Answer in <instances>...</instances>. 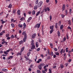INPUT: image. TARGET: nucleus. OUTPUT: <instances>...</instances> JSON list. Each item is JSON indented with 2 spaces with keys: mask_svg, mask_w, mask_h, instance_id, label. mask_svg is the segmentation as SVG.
Here are the masks:
<instances>
[{
  "mask_svg": "<svg viewBox=\"0 0 73 73\" xmlns=\"http://www.w3.org/2000/svg\"><path fill=\"white\" fill-rule=\"evenodd\" d=\"M68 63H66L64 65L65 66H68Z\"/></svg>",
  "mask_w": 73,
  "mask_h": 73,
  "instance_id": "e2e57ef3",
  "label": "nucleus"
},
{
  "mask_svg": "<svg viewBox=\"0 0 73 73\" xmlns=\"http://www.w3.org/2000/svg\"><path fill=\"white\" fill-rule=\"evenodd\" d=\"M35 12H36V11L35 10H33L32 12V15H34L35 14Z\"/></svg>",
  "mask_w": 73,
  "mask_h": 73,
  "instance_id": "f704fd0d",
  "label": "nucleus"
},
{
  "mask_svg": "<svg viewBox=\"0 0 73 73\" xmlns=\"http://www.w3.org/2000/svg\"><path fill=\"white\" fill-rule=\"evenodd\" d=\"M42 3H43L42 1H41L39 2L38 4V7H41V6L42 5Z\"/></svg>",
  "mask_w": 73,
  "mask_h": 73,
  "instance_id": "7ed1b4c3",
  "label": "nucleus"
},
{
  "mask_svg": "<svg viewBox=\"0 0 73 73\" xmlns=\"http://www.w3.org/2000/svg\"><path fill=\"white\" fill-rule=\"evenodd\" d=\"M15 70H16V68H14L12 70V72H14V71H15Z\"/></svg>",
  "mask_w": 73,
  "mask_h": 73,
  "instance_id": "49530a36",
  "label": "nucleus"
},
{
  "mask_svg": "<svg viewBox=\"0 0 73 73\" xmlns=\"http://www.w3.org/2000/svg\"><path fill=\"white\" fill-rule=\"evenodd\" d=\"M32 19V17H29L28 19L29 20H31V19Z\"/></svg>",
  "mask_w": 73,
  "mask_h": 73,
  "instance_id": "052dcab7",
  "label": "nucleus"
},
{
  "mask_svg": "<svg viewBox=\"0 0 73 73\" xmlns=\"http://www.w3.org/2000/svg\"><path fill=\"white\" fill-rule=\"evenodd\" d=\"M57 24H58V23H56L55 25V27L56 29H57L58 28V26H57Z\"/></svg>",
  "mask_w": 73,
  "mask_h": 73,
  "instance_id": "dca6fc26",
  "label": "nucleus"
},
{
  "mask_svg": "<svg viewBox=\"0 0 73 73\" xmlns=\"http://www.w3.org/2000/svg\"><path fill=\"white\" fill-rule=\"evenodd\" d=\"M40 48H38L37 49L36 51H38V52L39 51H40Z\"/></svg>",
  "mask_w": 73,
  "mask_h": 73,
  "instance_id": "6e6d98bb",
  "label": "nucleus"
},
{
  "mask_svg": "<svg viewBox=\"0 0 73 73\" xmlns=\"http://www.w3.org/2000/svg\"><path fill=\"white\" fill-rule=\"evenodd\" d=\"M48 65L46 64L45 66L44 67V69H46V67H48Z\"/></svg>",
  "mask_w": 73,
  "mask_h": 73,
  "instance_id": "72a5a7b5",
  "label": "nucleus"
},
{
  "mask_svg": "<svg viewBox=\"0 0 73 73\" xmlns=\"http://www.w3.org/2000/svg\"><path fill=\"white\" fill-rule=\"evenodd\" d=\"M61 25V21H60L59 22H58V26H60Z\"/></svg>",
  "mask_w": 73,
  "mask_h": 73,
  "instance_id": "2f4dec72",
  "label": "nucleus"
},
{
  "mask_svg": "<svg viewBox=\"0 0 73 73\" xmlns=\"http://www.w3.org/2000/svg\"><path fill=\"white\" fill-rule=\"evenodd\" d=\"M53 54H53V52H51L50 54L51 56H53Z\"/></svg>",
  "mask_w": 73,
  "mask_h": 73,
  "instance_id": "09e8293b",
  "label": "nucleus"
},
{
  "mask_svg": "<svg viewBox=\"0 0 73 73\" xmlns=\"http://www.w3.org/2000/svg\"><path fill=\"white\" fill-rule=\"evenodd\" d=\"M66 38L65 37H64L63 39V41H66Z\"/></svg>",
  "mask_w": 73,
  "mask_h": 73,
  "instance_id": "a19ab883",
  "label": "nucleus"
},
{
  "mask_svg": "<svg viewBox=\"0 0 73 73\" xmlns=\"http://www.w3.org/2000/svg\"><path fill=\"white\" fill-rule=\"evenodd\" d=\"M37 56H35L34 59L35 61V62L36 61V60H37Z\"/></svg>",
  "mask_w": 73,
  "mask_h": 73,
  "instance_id": "8fccbe9b",
  "label": "nucleus"
},
{
  "mask_svg": "<svg viewBox=\"0 0 73 73\" xmlns=\"http://www.w3.org/2000/svg\"><path fill=\"white\" fill-rule=\"evenodd\" d=\"M53 32V30H51V31H50V34H52Z\"/></svg>",
  "mask_w": 73,
  "mask_h": 73,
  "instance_id": "a18cd8bd",
  "label": "nucleus"
},
{
  "mask_svg": "<svg viewBox=\"0 0 73 73\" xmlns=\"http://www.w3.org/2000/svg\"><path fill=\"white\" fill-rule=\"evenodd\" d=\"M9 36V34H7L6 35V37H8Z\"/></svg>",
  "mask_w": 73,
  "mask_h": 73,
  "instance_id": "c03bdc74",
  "label": "nucleus"
},
{
  "mask_svg": "<svg viewBox=\"0 0 73 73\" xmlns=\"http://www.w3.org/2000/svg\"><path fill=\"white\" fill-rule=\"evenodd\" d=\"M12 4H10L9 5V6H8V7L11 9V8H12Z\"/></svg>",
  "mask_w": 73,
  "mask_h": 73,
  "instance_id": "ddd939ff",
  "label": "nucleus"
},
{
  "mask_svg": "<svg viewBox=\"0 0 73 73\" xmlns=\"http://www.w3.org/2000/svg\"><path fill=\"white\" fill-rule=\"evenodd\" d=\"M40 12L39 11L36 14V16H38L39 15V14H40Z\"/></svg>",
  "mask_w": 73,
  "mask_h": 73,
  "instance_id": "58836bf2",
  "label": "nucleus"
},
{
  "mask_svg": "<svg viewBox=\"0 0 73 73\" xmlns=\"http://www.w3.org/2000/svg\"><path fill=\"white\" fill-rule=\"evenodd\" d=\"M22 35H27V34H26V31H23L22 32Z\"/></svg>",
  "mask_w": 73,
  "mask_h": 73,
  "instance_id": "412c9836",
  "label": "nucleus"
},
{
  "mask_svg": "<svg viewBox=\"0 0 73 73\" xmlns=\"http://www.w3.org/2000/svg\"><path fill=\"white\" fill-rule=\"evenodd\" d=\"M68 48L66 47V52H68Z\"/></svg>",
  "mask_w": 73,
  "mask_h": 73,
  "instance_id": "ea45409f",
  "label": "nucleus"
},
{
  "mask_svg": "<svg viewBox=\"0 0 73 73\" xmlns=\"http://www.w3.org/2000/svg\"><path fill=\"white\" fill-rule=\"evenodd\" d=\"M11 39H13L14 38H15V37L14 35H11Z\"/></svg>",
  "mask_w": 73,
  "mask_h": 73,
  "instance_id": "5701e85b",
  "label": "nucleus"
},
{
  "mask_svg": "<svg viewBox=\"0 0 73 73\" xmlns=\"http://www.w3.org/2000/svg\"><path fill=\"white\" fill-rule=\"evenodd\" d=\"M23 42V40H21L20 42H19V44L20 45H21V44H22Z\"/></svg>",
  "mask_w": 73,
  "mask_h": 73,
  "instance_id": "4c0bfd02",
  "label": "nucleus"
},
{
  "mask_svg": "<svg viewBox=\"0 0 73 73\" xmlns=\"http://www.w3.org/2000/svg\"><path fill=\"white\" fill-rule=\"evenodd\" d=\"M55 53L57 55V56H59V55L60 54L59 53H58V52H55Z\"/></svg>",
  "mask_w": 73,
  "mask_h": 73,
  "instance_id": "c756f323",
  "label": "nucleus"
},
{
  "mask_svg": "<svg viewBox=\"0 0 73 73\" xmlns=\"http://www.w3.org/2000/svg\"><path fill=\"white\" fill-rule=\"evenodd\" d=\"M13 13H14V14L16 15V9H13Z\"/></svg>",
  "mask_w": 73,
  "mask_h": 73,
  "instance_id": "cd10ccee",
  "label": "nucleus"
},
{
  "mask_svg": "<svg viewBox=\"0 0 73 73\" xmlns=\"http://www.w3.org/2000/svg\"><path fill=\"white\" fill-rule=\"evenodd\" d=\"M11 25L13 28H14L15 27V25L13 24V23H11Z\"/></svg>",
  "mask_w": 73,
  "mask_h": 73,
  "instance_id": "c9c22d12",
  "label": "nucleus"
},
{
  "mask_svg": "<svg viewBox=\"0 0 73 73\" xmlns=\"http://www.w3.org/2000/svg\"><path fill=\"white\" fill-rule=\"evenodd\" d=\"M66 36L67 39H69V36H68V35L66 34Z\"/></svg>",
  "mask_w": 73,
  "mask_h": 73,
  "instance_id": "13d9d810",
  "label": "nucleus"
},
{
  "mask_svg": "<svg viewBox=\"0 0 73 73\" xmlns=\"http://www.w3.org/2000/svg\"><path fill=\"white\" fill-rule=\"evenodd\" d=\"M62 9V12H63L64 11H65V9H66V8H65V4H63V5Z\"/></svg>",
  "mask_w": 73,
  "mask_h": 73,
  "instance_id": "f03ea898",
  "label": "nucleus"
},
{
  "mask_svg": "<svg viewBox=\"0 0 73 73\" xmlns=\"http://www.w3.org/2000/svg\"><path fill=\"white\" fill-rule=\"evenodd\" d=\"M1 32L2 33V34H3V33H5V31L4 30Z\"/></svg>",
  "mask_w": 73,
  "mask_h": 73,
  "instance_id": "680f3d73",
  "label": "nucleus"
},
{
  "mask_svg": "<svg viewBox=\"0 0 73 73\" xmlns=\"http://www.w3.org/2000/svg\"><path fill=\"white\" fill-rule=\"evenodd\" d=\"M50 29L51 30H53V29H54V27L53 26H51L50 27Z\"/></svg>",
  "mask_w": 73,
  "mask_h": 73,
  "instance_id": "6ab92c4d",
  "label": "nucleus"
},
{
  "mask_svg": "<svg viewBox=\"0 0 73 73\" xmlns=\"http://www.w3.org/2000/svg\"><path fill=\"white\" fill-rule=\"evenodd\" d=\"M36 48H38V42H36Z\"/></svg>",
  "mask_w": 73,
  "mask_h": 73,
  "instance_id": "9b49d317",
  "label": "nucleus"
},
{
  "mask_svg": "<svg viewBox=\"0 0 73 73\" xmlns=\"http://www.w3.org/2000/svg\"><path fill=\"white\" fill-rule=\"evenodd\" d=\"M40 25H41V22H40L39 24L37 23L36 24L34 27V28H37L38 29L40 27Z\"/></svg>",
  "mask_w": 73,
  "mask_h": 73,
  "instance_id": "f257e3e1",
  "label": "nucleus"
},
{
  "mask_svg": "<svg viewBox=\"0 0 73 73\" xmlns=\"http://www.w3.org/2000/svg\"><path fill=\"white\" fill-rule=\"evenodd\" d=\"M49 73H52V71H51V70L50 69H49Z\"/></svg>",
  "mask_w": 73,
  "mask_h": 73,
  "instance_id": "774afa93",
  "label": "nucleus"
},
{
  "mask_svg": "<svg viewBox=\"0 0 73 73\" xmlns=\"http://www.w3.org/2000/svg\"><path fill=\"white\" fill-rule=\"evenodd\" d=\"M36 36V33H34L32 35V38H35Z\"/></svg>",
  "mask_w": 73,
  "mask_h": 73,
  "instance_id": "20e7f679",
  "label": "nucleus"
},
{
  "mask_svg": "<svg viewBox=\"0 0 73 73\" xmlns=\"http://www.w3.org/2000/svg\"><path fill=\"white\" fill-rule=\"evenodd\" d=\"M38 68L39 70H41L42 69V67L40 65L38 66Z\"/></svg>",
  "mask_w": 73,
  "mask_h": 73,
  "instance_id": "f8f14e48",
  "label": "nucleus"
},
{
  "mask_svg": "<svg viewBox=\"0 0 73 73\" xmlns=\"http://www.w3.org/2000/svg\"><path fill=\"white\" fill-rule=\"evenodd\" d=\"M47 59V60H50V56H48Z\"/></svg>",
  "mask_w": 73,
  "mask_h": 73,
  "instance_id": "de8ad7c7",
  "label": "nucleus"
},
{
  "mask_svg": "<svg viewBox=\"0 0 73 73\" xmlns=\"http://www.w3.org/2000/svg\"><path fill=\"white\" fill-rule=\"evenodd\" d=\"M24 38H27V34L24 35Z\"/></svg>",
  "mask_w": 73,
  "mask_h": 73,
  "instance_id": "3c124183",
  "label": "nucleus"
},
{
  "mask_svg": "<svg viewBox=\"0 0 73 73\" xmlns=\"http://www.w3.org/2000/svg\"><path fill=\"white\" fill-rule=\"evenodd\" d=\"M25 58H26V60L27 61H28V60H29V58H28V57L27 56H26V55L24 56Z\"/></svg>",
  "mask_w": 73,
  "mask_h": 73,
  "instance_id": "6e6552de",
  "label": "nucleus"
},
{
  "mask_svg": "<svg viewBox=\"0 0 73 73\" xmlns=\"http://www.w3.org/2000/svg\"><path fill=\"white\" fill-rule=\"evenodd\" d=\"M72 9L70 8V9L69 13L70 15H71V14H72Z\"/></svg>",
  "mask_w": 73,
  "mask_h": 73,
  "instance_id": "aec40b11",
  "label": "nucleus"
},
{
  "mask_svg": "<svg viewBox=\"0 0 73 73\" xmlns=\"http://www.w3.org/2000/svg\"><path fill=\"white\" fill-rule=\"evenodd\" d=\"M68 21V24H69V25H71V21L70 20H69V21Z\"/></svg>",
  "mask_w": 73,
  "mask_h": 73,
  "instance_id": "4468645a",
  "label": "nucleus"
},
{
  "mask_svg": "<svg viewBox=\"0 0 73 73\" xmlns=\"http://www.w3.org/2000/svg\"><path fill=\"white\" fill-rule=\"evenodd\" d=\"M23 26H24V27L23 28V29H24L27 28V25H26L25 23H24Z\"/></svg>",
  "mask_w": 73,
  "mask_h": 73,
  "instance_id": "423d86ee",
  "label": "nucleus"
},
{
  "mask_svg": "<svg viewBox=\"0 0 73 73\" xmlns=\"http://www.w3.org/2000/svg\"><path fill=\"white\" fill-rule=\"evenodd\" d=\"M31 52H28L27 53V56L28 57H29V56L30 55V54H31Z\"/></svg>",
  "mask_w": 73,
  "mask_h": 73,
  "instance_id": "7c9ffc66",
  "label": "nucleus"
},
{
  "mask_svg": "<svg viewBox=\"0 0 73 73\" xmlns=\"http://www.w3.org/2000/svg\"><path fill=\"white\" fill-rule=\"evenodd\" d=\"M57 34H58V37H60V36L61 35V34H60V31H57Z\"/></svg>",
  "mask_w": 73,
  "mask_h": 73,
  "instance_id": "0eeeda50",
  "label": "nucleus"
},
{
  "mask_svg": "<svg viewBox=\"0 0 73 73\" xmlns=\"http://www.w3.org/2000/svg\"><path fill=\"white\" fill-rule=\"evenodd\" d=\"M36 72L37 73H41V72L40 70H37Z\"/></svg>",
  "mask_w": 73,
  "mask_h": 73,
  "instance_id": "e433bc0d",
  "label": "nucleus"
},
{
  "mask_svg": "<svg viewBox=\"0 0 73 73\" xmlns=\"http://www.w3.org/2000/svg\"><path fill=\"white\" fill-rule=\"evenodd\" d=\"M32 13V11H30L28 12V14L29 15H31Z\"/></svg>",
  "mask_w": 73,
  "mask_h": 73,
  "instance_id": "4d7b16f0",
  "label": "nucleus"
},
{
  "mask_svg": "<svg viewBox=\"0 0 73 73\" xmlns=\"http://www.w3.org/2000/svg\"><path fill=\"white\" fill-rule=\"evenodd\" d=\"M61 17L62 18H64L65 17V15L63 14H61Z\"/></svg>",
  "mask_w": 73,
  "mask_h": 73,
  "instance_id": "473e14b6",
  "label": "nucleus"
},
{
  "mask_svg": "<svg viewBox=\"0 0 73 73\" xmlns=\"http://www.w3.org/2000/svg\"><path fill=\"white\" fill-rule=\"evenodd\" d=\"M25 48V47H23L22 48L21 50V52H23V51H24V50Z\"/></svg>",
  "mask_w": 73,
  "mask_h": 73,
  "instance_id": "a211bd4d",
  "label": "nucleus"
},
{
  "mask_svg": "<svg viewBox=\"0 0 73 73\" xmlns=\"http://www.w3.org/2000/svg\"><path fill=\"white\" fill-rule=\"evenodd\" d=\"M64 28V25H62L60 26V30H62Z\"/></svg>",
  "mask_w": 73,
  "mask_h": 73,
  "instance_id": "1a4fd4ad",
  "label": "nucleus"
},
{
  "mask_svg": "<svg viewBox=\"0 0 73 73\" xmlns=\"http://www.w3.org/2000/svg\"><path fill=\"white\" fill-rule=\"evenodd\" d=\"M44 10L45 12H47V11H50V9L49 7H47L45 8Z\"/></svg>",
  "mask_w": 73,
  "mask_h": 73,
  "instance_id": "39448f33",
  "label": "nucleus"
},
{
  "mask_svg": "<svg viewBox=\"0 0 73 73\" xmlns=\"http://www.w3.org/2000/svg\"><path fill=\"white\" fill-rule=\"evenodd\" d=\"M25 20V18L24 17H22L20 19L21 21H23V20Z\"/></svg>",
  "mask_w": 73,
  "mask_h": 73,
  "instance_id": "bb28decb",
  "label": "nucleus"
},
{
  "mask_svg": "<svg viewBox=\"0 0 73 73\" xmlns=\"http://www.w3.org/2000/svg\"><path fill=\"white\" fill-rule=\"evenodd\" d=\"M66 6L67 7H69V5L68 4V3H66Z\"/></svg>",
  "mask_w": 73,
  "mask_h": 73,
  "instance_id": "864d4df0",
  "label": "nucleus"
},
{
  "mask_svg": "<svg viewBox=\"0 0 73 73\" xmlns=\"http://www.w3.org/2000/svg\"><path fill=\"white\" fill-rule=\"evenodd\" d=\"M67 28L68 29H72V28H71L70 27H68Z\"/></svg>",
  "mask_w": 73,
  "mask_h": 73,
  "instance_id": "338daca9",
  "label": "nucleus"
},
{
  "mask_svg": "<svg viewBox=\"0 0 73 73\" xmlns=\"http://www.w3.org/2000/svg\"><path fill=\"white\" fill-rule=\"evenodd\" d=\"M2 71H4L5 72H7L8 71V70H7V69L3 68V69H2Z\"/></svg>",
  "mask_w": 73,
  "mask_h": 73,
  "instance_id": "c85d7f7f",
  "label": "nucleus"
},
{
  "mask_svg": "<svg viewBox=\"0 0 73 73\" xmlns=\"http://www.w3.org/2000/svg\"><path fill=\"white\" fill-rule=\"evenodd\" d=\"M7 40H10V39H11V37H7Z\"/></svg>",
  "mask_w": 73,
  "mask_h": 73,
  "instance_id": "5fc2aeb1",
  "label": "nucleus"
},
{
  "mask_svg": "<svg viewBox=\"0 0 73 73\" xmlns=\"http://www.w3.org/2000/svg\"><path fill=\"white\" fill-rule=\"evenodd\" d=\"M65 15L66 16L68 13V11L67 10H65Z\"/></svg>",
  "mask_w": 73,
  "mask_h": 73,
  "instance_id": "2eb2a0df",
  "label": "nucleus"
},
{
  "mask_svg": "<svg viewBox=\"0 0 73 73\" xmlns=\"http://www.w3.org/2000/svg\"><path fill=\"white\" fill-rule=\"evenodd\" d=\"M25 41H26V38H23V41L24 42H25Z\"/></svg>",
  "mask_w": 73,
  "mask_h": 73,
  "instance_id": "69168bd1",
  "label": "nucleus"
},
{
  "mask_svg": "<svg viewBox=\"0 0 73 73\" xmlns=\"http://www.w3.org/2000/svg\"><path fill=\"white\" fill-rule=\"evenodd\" d=\"M17 13L19 15H20V10H18L17 11Z\"/></svg>",
  "mask_w": 73,
  "mask_h": 73,
  "instance_id": "4be33fe9",
  "label": "nucleus"
},
{
  "mask_svg": "<svg viewBox=\"0 0 73 73\" xmlns=\"http://www.w3.org/2000/svg\"><path fill=\"white\" fill-rule=\"evenodd\" d=\"M37 7H38V6L37 5H35V6L34 8V9L36 10V9H37Z\"/></svg>",
  "mask_w": 73,
  "mask_h": 73,
  "instance_id": "f3484780",
  "label": "nucleus"
},
{
  "mask_svg": "<svg viewBox=\"0 0 73 73\" xmlns=\"http://www.w3.org/2000/svg\"><path fill=\"white\" fill-rule=\"evenodd\" d=\"M35 48V45H32L31 46V49H34Z\"/></svg>",
  "mask_w": 73,
  "mask_h": 73,
  "instance_id": "9d476101",
  "label": "nucleus"
},
{
  "mask_svg": "<svg viewBox=\"0 0 73 73\" xmlns=\"http://www.w3.org/2000/svg\"><path fill=\"white\" fill-rule=\"evenodd\" d=\"M60 68H64V66L62 64H60Z\"/></svg>",
  "mask_w": 73,
  "mask_h": 73,
  "instance_id": "603ef678",
  "label": "nucleus"
},
{
  "mask_svg": "<svg viewBox=\"0 0 73 73\" xmlns=\"http://www.w3.org/2000/svg\"><path fill=\"white\" fill-rule=\"evenodd\" d=\"M14 21V18H11V22H13Z\"/></svg>",
  "mask_w": 73,
  "mask_h": 73,
  "instance_id": "37998d69",
  "label": "nucleus"
},
{
  "mask_svg": "<svg viewBox=\"0 0 73 73\" xmlns=\"http://www.w3.org/2000/svg\"><path fill=\"white\" fill-rule=\"evenodd\" d=\"M45 64L44 63H41L40 65L42 67V66H45Z\"/></svg>",
  "mask_w": 73,
  "mask_h": 73,
  "instance_id": "a878e982",
  "label": "nucleus"
},
{
  "mask_svg": "<svg viewBox=\"0 0 73 73\" xmlns=\"http://www.w3.org/2000/svg\"><path fill=\"white\" fill-rule=\"evenodd\" d=\"M53 50H54V51H55V52H57V50H58V49H57V48H53Z\"/></svg>",
  "mask_w": 73,
  "mask_h": 73,
  "instance_id": "b1692460",
  "label": "nucleus"
},
{
  "mask_svg": "<svg viewBox=\"0 0 73 73\" xmlns=\"http://www.w3.org/2000/svg\"><path fill=\"white\" fill-rule=\"evenodd\" d=\"M5 41H3L2 43V45L4 44L5 43Z\"/></svg>",
  "mask_w": 73,
  "mask_h": 73,
  "instance_id": "0e129e2a",
  "label": "nucleus"
},
{
  "mask_svg": "<svg viewBox=\"0 0 73 73\" xmlns=\"http://www.w3.org/2000/svg\"><path fill=\"white\" fill-rule=\"evenodd\" d=\"M4 54H8V53L6 51H4Z\"/></svg>",
  "mask_w": 73,
  "mask_h": 73,
  "instance_id": "bf43d9fd",
  "label": "nucleus"
},
{
  "mask_svg": "<svg viewBox=\"0 0 73 73\" xmlns=\"http://www.w3.org/2000/svg\"><path fill=\"white\" fill-rule=\"evenodd\" d=\"M64 50V49L62 48L61 49L60 53V54H62V53H63V50Z\"/></svg>",
  "mask_w": 73,
  "mask_h": 73,
  "instance_id": "393cba45",
  "label": "nucleus"
},
{
  "mask_svg": "<svg viewBox=\"0 0 73 73\" xmlns=\"http://www.w3.org/2000/svg\"><path fill=\"white\" fill-rule=\"evenodd\" d=\"M3 25H1L0 27V31H1V29H2V28H3Z\"/></svg>",
  "mask_w": 73,
  "mask_h": 73,
  "instance_id": "79ce46f5",
  "label": "nucleus"
}]
</instances>
